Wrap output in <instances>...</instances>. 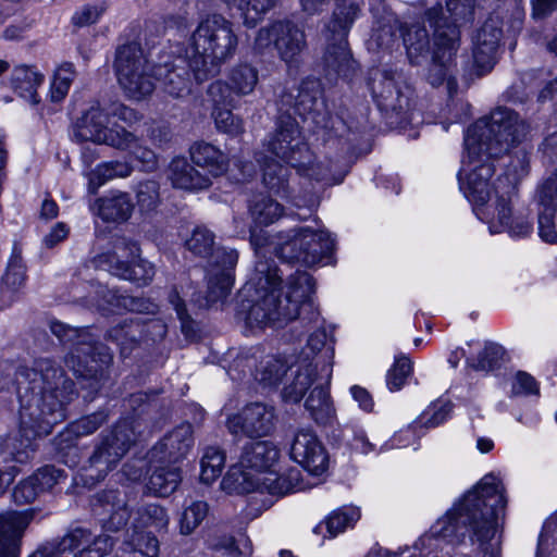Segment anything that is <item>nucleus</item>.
<instances>
[{"label": "nucleus", "instance_id": "nucleus-47", "mask_svg": "<svg viewBox=\"0 0 557 557\" xmlns=\"http://www.w3.org/2000/svg\"><path fill=\"white\" fill-rule=\"evenodd\" d=\"M208 513V505L201 500L191 502L186 506L180 517V533L191 534L203 521Z\"/></svg>", "mask_w": 557, "mask_h": 557}, {"label": "nucleus", "instance_id": "nucleus-48", "mask_svg": "<svg viewBox=\"0 0 557 557\" xmlns=\"http://www.w3.org/2000/svg\"><path fill=\"white\" fill-rule=\"evenodd\" d=\"M74 77L75 70L72 63H63L55 70L50 87L52 101L59 102L65 98Z\"/></svg>", "mask_w": 557, "mask_h": 557}, {"label": "nucleus", "instance_id": "nucleus-46", "mask_svg": "<svg viewBox=\"0 0 557 557\" xmlns=\"http://www.w3.org/2000/svg\"><path fill=\"white\" fill-rule=\"evenodd\" d=\"M360 519V510L354 506H345L334 510L325 520L330 536H336L351 528Z\"/></svg>", "mask_w": 557, "mask_h": 557}, {"label": "nucleus", "instance_id": "nucleus-64", "mask_svg": "<svg viewBox=\"0 0 557 557\" xmlns=\"http://www.w3.org/2000/svg\"><path fill=\"white\" fill-rule=\"evenodd\" d=\"M230 554L237 552L239 555H249L251 553L250 540L242 535L238 540L227 539L223 546Z\"/></svg>", "mask_w": 557, "mask_h": 557}, {"label": "nucleus", "instance_id": "nucleus-36", "mask_svg": "<svg viewBox=\"0 0 557 557\" xmlns=\"http://www.w3.org/2000/svg\"><path fill=\"white\" fill-rule=\"evenodd\" d=\"M262 170L264 185L283 199L290 197L288 186V170L272 158L265 157L262 161L258 160Z\"/></svg>", "mask_w": 557, "mask_h": 557}, {"label": "nucleus", "instance_id": "nucleus-24", "mask_svg": "<svg viewBox=\"0 0 557 557\" xmlns=\"http://www.w3.org/2000/svg\"><path fill=\"white\" fill-rule=\"evenodd\" d=\"M194 444L193 428L189 423L176 426L151 450V458L177 461L185 457Z\"/></svg>", "mask_w": 557, "mask_h": 557}, {"label": "nucleus", "instance_id": "nucleus-27", "mask_svg": "<svg viewBox=\"0 0 557 557\" xmlns=\"http://www.w3.org/2000/svg\"><path fill=\"white\" fill-rule=\"evenodd\" d=\"M436 49L433 53L432 66L430 69L429 82L440 85L448 74V67L457 49V37L455 32L447 37L444 32L436 30Z\"/></svg>", "mask_w": 557, "mask_h": 557}, {"label": "nucleus", "instance_id": "nucleus-1", "mask_svg": "<svg viewBox=\"0 0 557 557\" xmlns=\"http://www.w3.org/2000/svg\"><path fill=\"white\" fill-rule=\"evenodd\" d=\"M524 133L525 125L513 111L498 108L478 120L465 135L459 187L491 234L507 232L511 237H525L533 230L531 219L511 209L518 175L507 174L505 182L498 177L493 187L490 185L494 171L491 160L507 152Z\"/></svg>", "mask_w": 557, "mask_h": 557}, {"label": "nucleus", "instance_id": "nucleus-51", "mask_svg": "<svg viewBox=\"0 0 557 557\" xmlns=\"http://www.w3.org/2000/svg\"><path fill=\"white\" fill-rule=\"evenodd\" d=\"M25 282V268L18 257H13L8 264L2 278L1 290L3 294L16 292Z\"/></svg>", "mask_w": 557, "mask_h": 557}, {"label": "nucleus", "instance_id": "nucleus-21", "mask_svg": "<svg viewBox=\"0 0 557 557\" xmlns=\"http://www.w3.org/2000/svg\"><path fill=\"white\" fill-rule=\"evenodd\" d=\"M557 176L549 177L537 191V232L542 240L557 243L555 212L557 208Z\"/></svg>", "mask_w": 557, "mask_h": 557}, {"label": "nucleus", "instance_id": "nucleus-6", "mask_svg": "<svg viewBox=\"0 0 557 557\" xmlns=\"http://www.w3.org/2000/svg\"><path fill=\"white\" fill-rule=\"evenodd\" d=\"M239 460L261 480L263 490L270 495L282 497L305 488L298 469H283L282 451L271 441L250 443L244 448Z\"/></svg>", "mask_w": 557, "mask_h": 557}, {"label": "nucleus", "instance_id": "nucleus-2", "mask_svg": "<svg viewBox=\"0 0 557 557\" xmlns=\"http://www.w3.org/2000/svg\"><path fill=\"white\" fill-rule=\"evenodd\" d=\"M237 44L232 22L221 14H209L193 33L184 55H175L176 48L163 52L157 61H149L137 44L120 47L115 59L117 81L126 96L134 100L151 95L154 81L170 96L184 97L191 90L188 71L193 72L197 83L206 81L234 55Z\"/></svg>", "mask_w": 557, "mask_h": 557}, {"label": "nucleus", "instance_id": "nucleus-63", "mask_svg": "<svg viewBox=\"0 0 557 557\" xmlns=\"http://www.w3.org/2000/svg\"><path fill=\"white\" fill-rule=\"evenodd\" d=\"M70 228L66 224L59 222L57 223L49 234H47L44 238V244L48 248H52L58 245L60 242L64 240L69 235Z\"/></svg>", "mask_w": 557, "mask_h": 557}, {"label": "nucleus", "instance_id": "nucleus-60", "mask_svg": "<svg viewBox=\"0 0 557 557\" xmlns=\"http://www.w3.org/2000/svg\"><path fill=\"white\" fill-rule=\"evenodd\" d=\"M94 107H98L100 110H102L103 113L108 114V122L106 123V126L108 129H112V127H109L111 115L116 116L117 120L123 121L128 125H132L133 123H135L139 120V115L137 114V112H135L133 109L127 108L123 104L116 106L112 111L104 110L99 104H94L86 112H88ZM116 127H117V125L113 126V128H116ZM119 128H121V127L119 126Z\"/></svg>", "mask_w": 557, "mask_h": 557}, {"label": "nucleus", "instance_id": "nucleus-35", "mask_svg": "<svg viewBox=\"0 0 557 557\" xmlns=\"http://www.w3.org/2000/svg\"><path fill=\"white\" fill-rule=\"evenodd\" d=\"M132 166L127 162L110 161L98 164L94 170L86 174L87 188L91 194L114 178H125L132 174Z\"/></svg>", "mask_w": 557, "mask_h": 557}, {"label": "nucleus", "instance_id": "nucleus-38", "mask_svg": "<svg viewBox=\"0 0 557 557\" xmlns=\"http://www.w3.org/2000/svg\"><path fill=\"white\" fill-rule=\"evenodd\" d=\"M181 480L182 476L178 468L160 467L149 476L147 490L156 496L165 497L176 491Z\"/></svg>", "mask_w": 557, "mask_h": 557}, {"label": "nucleus", "instance_id": "nucleus-34", "mask_svg": "<svg viewBox=\"0 0 557 557\" xmlns=\"http://www.w3.org/2000/svg\"><path fill=\"white\" fill-rule=\"evenodd\" d=\"M42 83L44 75L32 66H16L11 75V87L13 90L33 103L37 102L36 90Z\"/></svg>", "mask_w": 557, "mask_h": 557}, {"label": "nucleus", "instance_id": "nucleus-41", "mask_svg": "<svg viewBox=\"0 0 557 557\" xmlns=\"http://www.w3.org/2000/svg\"><path fill=\"white\" fill-rule=\"evenodd\" d=\"M228 7L236 8L247 26H255L262 15L275 3V0H222Z\"/></svg>", "mask_w": 557, "mask_h": 557}, {"label": "nucleus", "instance_id": "nucleus-45", "mask_svg": "<svg viewBox=\"0 0 557 557\" xmlns=\"http://www.w3.org/2000/svg\"><path fill=\"white\" fill-rule=\"evenodd\" d=\"M250 213L256 225L267 226L283 215V207L269 197H261L253 202Z\"/></svg>", "mask_w": 557, "mask_h": 557}, {"label": "nucleus", "instance_id": "nucleus-55", "mask_svg": "<svg viewBox=\"0 0 557 557\" xmlns=\"http://www.w3.org/2000/svg\"><path fill=\"white\" fill-rule=\"evenodd\" d=\"M159 200V186L154 181L140 183L137 189V202L141 210L153 209Z\"/></svg>", "mask_w": 557, "mask_h": 557}, {"label": "nucleus", "instance_id": "nucleus-62", "mask_svg": "<svg viewBox=\"0 0 557 557\" xmlns=\"http://www.w3.org/2000/svg\"><path fill=\"white\" fill-rule=\"evenodd\" d=\"M350 396L358 404V407L364 412H372L374 400L371 394L360 385H352L349 388Z\"/></svg>", "mask_w": 557, "mask_h": 557}, {"label": "nucleus", "instance_id": "nucleus-44", "mask_svg": "<svg viewBox=\"0 0 557 557\" xmlns=\"http://www.w3.org/2000/svg\"><path fill=\"white\" fill-rule=\"evenodd\" d=\"M225 455L216 447H208L200 461V480L206 484L213 483L222 473Z\"/></svg>", "mask_w": 557, "mask_h": 557}, {"label": "nucleus", "instance_id": "nucleus-52", "mask_svg": "<svg viewBox=\"0 0 557 557\" xmlns=\"http://www.w3.org/2000/svg\"><path fill=\"white\" fill-rule=\"evenodd\" d=\"M404 42L408 58L412 63L416 62L429 44L426 29L419 26L410 28L404 35Z\"/></svg>", "mask_w": 557, "mask_h": 557}, {"label": "nucleus", "instance_id": "nucleus-3", "mask_svg": "<svg viewBox=\"0 0 557 557\" xmlns=\"http://www.w3.org/2000/svg\"><path fill=\"white\" fill-rule=\"evenodd\" d=\"M314 282L307 272L296 271L282 286L277 268L258 262L253 274L239 293L238 315L250 329L282 327L300 317L298 323L309 332L306 347L296 358L321 368L326 382L331 380L334 348L324 320L313 308Z\"/></svg>", "mask_w": 557, "mask_h": 557}, {"label": "nucleus", "instance_id": "nucleus-8", "mask_svg": "<svg viewBox=\"0 0 557 557\" xmlns=\"http://www.w3.org/2000/svg\"><path fill=\"white\" fill-rule=\"evenodd\" d=\"M214 236L203 226H197L186 240L187 249L201 258H209L207 304L225 298L233 286V270L238 255L235 249L213 248Z\"/></svg>", "mask_w": 557, "mask_h": 557}, {"label": "nucleus", "instance_id": "nucleus-15", "mask_svg": "<svg viewBox=\"0 0 557 557\" xmlns=\"http://www.w3.org/2000/svg\"><path fill=\"white\" fill-rule=\"evenodd\" d=\"M357 12L358 7L354 3L349 4L346 12L341 7H337L334 12V18L327 26V33H330L331 37H327V39L333 40V42L329 44L326 49L325 62L327 66L344 76L354 67L355 63L347 48L346 35L357 16Z\"/></svg>", "mask_w": 557, "mask_h": 557}, {"label": "nucleus", "instance_id": "nucleus-58", "mask_svg": "<svg viewBox=\"0 0 557 557\" xmlns=\"http://www.w3.org/2000/svg\"><path fill=\"white\" fill-rule=\"evenodd\" d=\"M537 392V383L529 373L519 371L512 376L511 393L513 395H530Z\"/></svg>", "mask_w": 557, "mask_h": 557}, {"label": "nucleus", "instance_id": "nucleus-40", "mask_svg": "<svg viewBox=\"0 0 557 557\" xmlns=\"http://www.w3.org/2000/svg\"><path fill=\"white\" fill-rule=\"evenodd\" d=\"M258 82V72L255 67L240 64L234 67L230 75L231 85L224 83L231 91V96H246L253 91Z\"/></svg>", "mask_w": 557, "mask_h": 557}, {"label": "nucleus", "instance_id": "nucleus-14", "mask_svg": "<svg viewBox=\"0 0 557 557\" xmlns=\"http://www.w3.org/2000/svg\"><path fill=\"white\" fill-rule=\"evenodd\" d=\"M135 442V426L133 421L120 422L101 444L97 447L90 458V466L86 470V478L94 479L97 472V480H101L115 466Z\"/></svg>", "mask_w": 557, "mask_h": 557}, {"label": "nucleus", "instance_id": "nucleus-31", "mask_svg": "<svg viewBox=\"0 0 557 557\" xmlns=\"http://www.w3.org/2000/svg\"><path fill=\"white\" fill-rule=\"evenodd\" d=\"M289 362L276 355H267L257 362L255 358L247 359V367H255L252 375L264 386L276 385L287 373Z\"/></svg>", "mask_w": 557, "mask_h": 557}, {"label": "nucleus", "instance_id": "nucleus-11", "mask_svg": "<svg viewBox=\"0 0 557 557\" xmlns=\"http://www.w3.org/2000/svg\"><path fill=\"white\" fill-rule=\"evenodd\" d=\"M169 524L170 515L165 507L157 503L141 504L134 512L126 542L146 557H159V540L153 532H165Z\"/></svg>", "mask_w": 557, "mask_h": 557}, {"label": "nucleus", "instance_id": "nucleus-4", "mask_svg": "<svg viewBox=\"0 0 557 557\" xmlns=\"http://www.w3.org/2000/svg\"><path fill=\"white\" fill-rule=\"evenodd\" d=\"M498 475L486 474L438 518L412 547L393 557H450L469 533V557H500L506 497Z\"/></svg>", "mask_w": 557, "mask_h": 557}, {"label": "nucleus", "instance_id": "nucleus-12", "mask_svg": "<svg viewBox=\"0 0 557 557\" xmlns=\"http://www.w3.org/2000/svg\"><path fill=\"white\" fill-rule=\"evenodd\" d=\"M94 262L96 267L138 285L147 284L154 275L152 264L139 259L137 244L126 238H117L112 251L97 256Z\"/></svg>", "mask_w": 557, "mask_h": 557}, {"label": "nucleus", "instance_id": "nucleus-9", "mask_svg": "<svg viewBox=\"0 0 557 557\" xmlns=\"http://www.w3.org/2000/svg\"><path fill=\"white\" fill-rule=\"evenodd\" d=\"M267 148L272 156L295 168L300 175L326 184H336L342 181V178L333 181L329 176L327 168L314 162L311 151L301 140L297 122L290 116L280 120L276 132L268 141Z\"/></svg>", "mask_w": 557, "mask_h": 557}, {"label": "nucleus", "instance_id": "nucleus-16", "mask_svg": "<svg viewBox=\"0 0 557 557\" xmlns=\"http://www.w3.org/2000/svg\"><path fill=\"white\" fill-rule=\"evenodd\" d=\"M289 456L313 476H322L330 469L329 450L317 433L309 428H300L295 432L289 445Z\"/></svg>", "mask_w": 557, "mask_h": 557}, {"label": "nucleus", "instance_id": "nucleus-22", "mask_svg": "<svg viewBox=\"0 0 557 557\" xmlns=\"http://www.w3.org/2000/svg\"><path fill=\"white\" fill-rule=\"evenodd\" d=\"M33 518V510L0 515V557H18L21 537Z\"/></svg>", "mask_w": 557, "mask_h": 557}, {"label": "nucleus", "instance_id": "nucleus-56", "mask_svg": "<svg viewBox=\"0 0 557 557\" xmlns=\"http://www.w3.org/2000/svg\"><path fill=\"white\" fill-rule=\"evenodd\" d=\"M503 355L504 351L500 346L494 344L486 345L480 355V359L476 363H472V367L483 371L493 370L497 367Z\"/></svg>", "mask_w": 557, "mask_h": 557}, {"label": "nucleus", "instance_id": "nucleus-59", "mask_svg": "<svg viewBox=\"0 0 557 557\" xmlns=\"http://www.w3.org/2000/svg\"><path fill=\"white\" fill-rule=\"evenodd\" d=\"M30 476L22 481L13 491V499L16 504H28L34 502L40 494L37 483Z\"/></svg>", "mask_w": 557, "mask_h": 557}, {"label": "nucleus", "instance_id": "nucleus-49", "mask_svg": "<svg viewBox=\"0 0 557 557\" xmlns=\"http://www.w3.org/2000/svg\"><path fill=\"white\" fill-rule=\"evenodd\" d=\"M412 372V362L411 360L405 356L400 355L395 358V362L392 368L387 371L386 374V385L391 392L400 391L408 376Z\"/></svg>", "mask_w": 557, "mask_h": 557}, {"label": "nucleus", "instance_id": "nucleus-33", "mask_svg": "<svg viewBox=\"0 0 557 557\" xmlns=\"http://www.w3.org/2000/svg\"><path fill=\"white\" fill-rule=\"evenodd\" d=\"M193 162L207 171V175L219 176L226 171V158L215 146L208 143H195L190 147Z\"/></svg>", "mask_w": 557, "mask_h": 557}, {"label": "nucleus", "instance_id": "nucleus-28", "mask_svg": "<svg viewBox=\"0 0 557 557\" xmlns=\"http://www.w3.org/2000/svg\"><path fill=\"white\" fill-rule=\"evenodd\" d=\"M221 490L230 495H244L252 492L267 493L261 480L240 460L230 467L221 481Z\"/></svg>", "mask_w": 557, "mask_h": 557}, {"label": "nucleus", "instance_id": "nucleus-23", "mask_svg": "<svg viewBox=\"0 0 557 557\" xmlns=\"http://www.w3.org/2000/svg\"><path fill=\"white\" fill-rule=\"evenodd\" d=\"M95 512L99 517L104 531L116 532L123 529L129 520L125 494L110 491L99 498Z\"/></svg>", "mask_w": 557, "mask_h": 557}, {"label": "nucleus", "instance_id": "nucleus-18", "mask_svg": "<svg viewBox=\"0 0 557 557\" xmlns=\"http://www.w3.org/2000/svg\"><path fill=\"white\" fill-rule=\"evenodd\" d=\"M274 418L273 407L253 403L246 406L238 414L231 417L227 428L236 435L265 436L274 429Z\"/></svg>", "mask_w": 557, "mask_h": 557}, {"label": "nucleus", "instance_id": "nucleus-57", "mask_svg": "<svg viewBox=\"0 0 557 557\" xmlns=\"http://www.w3.org/2000/svg\"><path fill=\"white\" fill-rule=\"evenodd\" d=\"M30 478L35 479L34 481L35 483H37L38 490L41 493L59 483L60 480L63 478V471L47 466L39 469L36 473L30 475Z\"/></svg>", "mask_w": 557, "mask_h": 557}, {"label": "nucleus", "instance_id": "nucleus-43", "mask_svg": "<svg viewBox=\"0 0 557 557\" xmlns=\"http://www.w3.org/2000/svg\"><path fill=\"white\" fill-rule=\"evenodd\" d=\"M534 557H557V510L543 524Z\"/></svg>", "mask_w": 557, "mask_h": 557}, {"label": "nucleus", "instance_id": "nucleus-37", "mask_svg": "<svg viewBox=\"0 0 557 557\" xmlns=\"http://www.w3.org/2000/svg\"><path fill=\"white\" fill-rule=\"evenodd\" d=\"M102 412L84 417L71 423L57 438V446L60 450H65L74 445L77 437L88 435L95 432L104 421Z\"/></svg>", "mask_w": 557, "mask_h": 557}, {"label": "nucleus", "instance_id": "nucleus-26", "mask_svg": "<svg viewBox=\"0 0 557 557\" xmlns=\"http://www.w3.org/2000/svg\"><path fill=\"white\" fill-rule=\"evenodd\" d=\"M287 369L292 371L293 380L284 386L282 397L285 401L298 403L313 384H318L319 368L312 362L295 359Z\"/></svg>", "mask_w": 557, "mask_h": 557}, {"label": "nucleus", "instance_id": "nucleus-42", "mask_svg": "<svg viewBox=\"0 0 557 557\" xmlns=\"http://www.w3.org/2000/svg\"><path fill=\"white\" fill-rule=\"evenodd\" d=\"M449 399L440 398L432 403L414 421V426L432 429L445 422L451 412Z\"/></svg>", "mask_w": 557, "mask_h": 557}, {"label": "nucleus", "instance_id": "nucleus-7", "mask_svg": "<svg viewBox=\"0 0 557 557\" xmlns=\"http://www.w3.org/2000/svg\"><path fill=\"white\" fill-rule=\"evenodd\" d=\"M250 243L259 252L269 247L282 259L297 261L307 267H313L322 262L333 249L334 242L331 235L320 226H300L292 231V234L277 242L261 238L256 230L250 232Z\"/></svg>", "mask_w": 557, "mask_h": 557}, {"label": "nucleus", "instance_id": "nucleus-5", "mask_svg": "<svg viewBox=\"0 0 557 557\" xmlns=\"http://www.w3.org/2000/svg\"><path fill=\"white\" fill-rule=\"evenodd\" d=\"M20 397V432L26 438L25 448L13 453L20 461L28 457L32 441L48 435L54 424L65 418L63 404L71 399L73 383L50 360H38L32 368H21L16 374Z\"/></svg>", "mask_w": 557, "mask_h": 557}, {"label": "nucleus", "instance_id": "nucleus-19", "mask_svg": "<svg viewBox=\"0 0 557 557\" xmlns=\"http://www.w3.org/2000/svg\"><path fill=\"white\" fill-rule=\"evenodd\" d=\"M208 96L213 104L212 117L219 131L231 136L239 135L243 129V121L231 112L234 98L230 88L221 81L214 82L208 89Z\"/></svg>", "mask_w": 557, "mask_h": 557}, {"label": "nucleus", "instance_id": "nucleus-30", "mask_svg": "<svg viewBox=\"0 0 557 557\" xmlns=\"http://www.w3.org/2000/svg\"><path fill=\"white\" fill-rule=\"evenodd\" d=\"M169 178L176 188L198 190L207 188L211 180L196 171L185 158H174L169 166Z\"/></svg>", "mask_w": 557, "mask_h": 557}, {"label": "nucleus", "instance_id": "nucleus-61", "mask_svg": "<svg viewBox=\"0 0 557 557\" xmlns=\"http://www.w3.org/2000/svg\"><path fill=\"white\" fill-rule=\"evenodd\" d=\"M349 444L352 450L362 455H369L376 451L375 445L370 442L366 431L361 428L356 426L352 429V437Z\"/></svg>", "mask_w": 557, "mask_h": 557}, {"label": "nucleus", "instance_id": "nucleus-50", "mask_svg": "<svg viewBox=\"0 0 557 557\" xmlns=\"http://www.w3.org/2000/svg\"><path fill=\"white\" fill-rule=\"evenodd\" d=\"M140 327L141 324L139 322H135L131 319L129 323H127V320H124L123 325L111 331L110 336L121 346V352L123 355H126L132 349L137 341V334L140 333Z\"/></svg>", "mask_w": 557, "mask_h": 557}, {"label": "nucleus", "instance_id": "nucleus-32", "mask_svg": "<svg viewBox=\"0 0 557 557\" xmlns=\"http://www.w3.org/2000/svg\"><path fill=\"white\" fill-rule=\"evenodd\" d=\"M324 377V382L314 385L308 398L305 401V407L310 413L311 418L319 424H327L335 418V408L330 397L327 388L324 386L329 384Z\"/></svg>", "mask_w": 557, "mask_h": 557}, {"label": "nucleus", "instance_id": "nucleus-29", "mask_svg": "<svg viewBox=\"0 0 557 557\" xmlns=\"http://www.w3.org/2000/svg\"><path fill=\"white\" fill-rule=\"evenodd\" d=\"M134 205L128 194L113 191L98 199L95 205L96 213L103 221L124 222L128 220Z\"/></svg>", "mask_w": 557, "mask_h": 557}, {"label": "nucleus", "instance_id": "nucleus-17", "mask_svg": "<svg viewBox=\"0 0 557 557\" xmlns=\"http://www.w3.org/2000/svg\"><path fill=\"white\" fill-rule=\"evenodd\" d=\"M112 548L109 535L92 537L88 531L77 529L64 537L59 547H41L30 557H103Z\"/></svg>", "mask_w": 557, "mask_h": 557}, {"label": "nucleus", "instance_id": "nucleus-20", "mask_svg": "<svg viewBox=\"0 0 557 557\" xmlns=\"http://www.w3.org/2000/svg\"><path fill=\"white\" fill-rule=\"evenodd\" d=\"M111 359V354L102 345L79 341L75 352L66 357L65 363L76 375L91 377L98 370H102L103 366L109 364Z\"/></svg>", "mask_w": 557, "mask_h": 557}, {"label": "nucleus", "instance_id": "nucleus-25", "mask_svg": "<svg viewBox=\"0 0 557 557\" xmlns=\"http://www.w3.org/2000/svg\"><path fill=\"white\" fill-rule=\"evenodd\" d=\"M502 37V30L486 23L479 30L473 48V65L478 75L490 72L495 64V53Z\"/></svg>", "mask_w": 557, "mask_h": 557}, {"label": "nucleus", "instance_id": "nucleus-13", "mask_svg": "<svg viewBox=\"0 0 557 557\" xmlns=\"http://www.w3.org/2000/svg\"><path fill=\"white\" fill-rule=\"evenodd\" d=\"M274 46L280 58L287 64L297 63L306 48L304 30L290 22H275L259 29L253 48L262 52Z\"/></svg>", "mask_w": 557, "mask_h": 557}, {"label": "nucleus", "instance_id": "nucleus-53", "mask_svg": "<svg viewBox=\"0 0 557 557\" xmlns=\"http://www.w3.org/2000/svg\"><path fill=\"white\" fill-rule=\"evenodd\" d=\"M106 9L107 8L104 3L84 5L75 11L72 16V23L78 27H85L95 24L100 20Z\"/></svg>", "mask_w": 557, "mask_h": 557}, {"label": "nucleus", "instance_id": "nucleus-54", "mask_svg": "<svg viewBox=\"0 0 557 557\" xmlns=\"http://www.w3.org/2000/svg\"><path fill=\"white\" fill-rule=\"evenodd\" d=\"M418 426H414V421L405 429L396 432L388 442H386L382 447V451H386L393 448H404L410 446L416 443L419 437Z\"/></svg>", "mask_w": 557, "mask_h": 557}, {"label": "nucleus", "instance_id": "nucleus-39", "mask_svg": "<svg viewBox=\"0 0 557 557\" xmlns=\"http://www.w3.org/2000/svg\"><path fill=\"white\" fill-rule=\"evenodd\" d=\"M104 301L108 305L100 304L99 307L103 311L115 312L121 308L136 312L154 313L157 306L141 298H134L124 295H117L115 292L108 290L104 295Z\"/></svg>", "mask_w": 557, "mask_h": 557}, {"label": "nucleus", "instance_id": "nucleus-10", "mask_svg": "<svg viewBox=\"0 0 557 557\" xmlns=\"http://www.w3.org/2000/svg\"><path fill=\"white\" fill-rule=\"evenodd\" d=\"M107 122L108 114L103 113L98 107H94L77 121L75 136L81 140L127 150L141 163L144 170L154 169L157 156L153 151L141 147L137 137L125 128L108 129Z\"/></svg>", "mask_w": 557, "mask_h": 557}]
</instances>
